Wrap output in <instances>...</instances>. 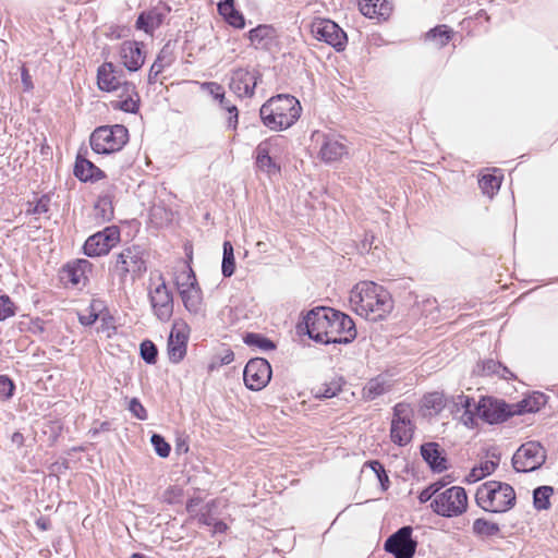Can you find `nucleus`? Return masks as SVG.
<instances>
[{
    "label": "nucleus",
    "instance_id": "f257e3e1",
    "mask_svg": "<svg viewBox=\"0 0 558 558\" xmlns=\"http://www.w3.org/2000/svg\"><path fill=\"white\" fill-rule=\"evenodd\" d=\"M298 331L323 344H349L356 338L353 319L345 313L328 306H316L296 325Z\"/></svg>",
    "mask_w": 558,
    "mask_h": 558
},
{
    "label": "nucleus",
    "instance_id": "f03ea898",
    "mask_svg": "<svg viewBox=\"0 0 558 558\" xmlns=\"http://www.w3.org/2000/svg\"><path fill=\"white\" fill-rule=\"evenodd\" d=\"M350 304L357 315L372 322L383 320L393 308L389 291L373 281L357 283L351 291Z\"/></svg>",
    "mask_w": 558,
    "mask_h": 558
},
{
    "label": "nucleus",
    "instance_id": "7ed1b4c3",
    "mask_svg": "<svg viewBox=\"0 0 558 558\" xmlns=\"http://www.w3.org/2000/svg\"><path fill=\"white\" fill-rule=\"evenodd\" d=\"M302 107L292 95L278 94L265 101L259 109L263 124L271 131L291 128L300 118Z\"/></svg>",
    "mask_w": 558,
    "mask_h": 558
},
{
    "label": "nucleus",
    "instance_id": "20e7f679",
    "mask_svg": "<svg viewBox=\"0 0 558 558\" xmlns=\"http://www.w3.org/2000/svg\"><path fill=\"white\" fill-rule=\"evenodd\" d=\"M147 271V252L138 245L125 246L121 252L111 256L108 266V274L112 279L118 280L119 288H124L128 278L132 282L141 279Z\"/></svg>",
    "mask_w": 558,
    "mask_h": 558
},
{
    "label": "nucleus",
    "instance_id": "39448f33",
    "mask_svg": "<svg viewBox=\"0 0 558 558\" xmlns=\"http://www.w3.org/2000/svg\"><path fill=\"white\" fill-rule=\"evenodd\" d=\"M475 502L486 512L505 513L515 506L517 495L508 483L487 481L477 487Z\"/></svg>",
    "mask_w": 558,
    "mask_h": 558
},
{
    "label": "nucleus",
    "instance_id": "423d86ee",
    "mask_svg": "<svg viewBox=\"0 0 558 558\" xmlns=\"http://www.w3.org/2000/svg\"><path fill=\"white\" fill-rule=\"evenodd\" d=\"M128 142L129 130L123 124L98 126L89 137L92 149L101 155L120 151Z\"/></svg>",
    "mask_w": 558,
    "mask_h": 558
},
{
    "label": "nucleus",
    "instance_id": "0eeeda50",
    "mask_svg": "<svg viewBox=\"0 0 558 558\" xmlns=\"http://www.w3.org/2000/svg\"><path fill=\"white\" fill-rule=\"evenodd\" d=\"M429 506L436 514L444 518L459 517L468 509L466 490L461 486H452L438 494Z\"/></svg>",
    "mask_w": 558,
    "mask_h": 558
},
{
    "label": "nucleus",
    "instance_id": "6e6552de",
    "mask_svg": "<svg viewBox=\"0 0 558 558\" xmlns=\"http://www.w3.org/2000/svg\"><path fill=\"white\" fill-rule=\"evenodd\" d=\"M476 415L484 423L499 425L514 416L512 404L492 396H483L475 405Z\"/></svg>",
    "mask_w": 558,
    "mask_h": 558
},
{
    "label": "nucleus",
    "instance_id": "1a4fd4ad",
    "mask_svg": "<svg viewBox=\"0 0 558 558\" xmlns=\"http://www.w3.org/2000/svg\"><path fill=\"white\" fill-rule=\"evenodd\" d=\"M412 410L407 403L400 402L393 407L390 438L400 447L407 446L413 438L415 424L412 421Z\"/></svg>",
    "mask_w": 558,
    "mask_h": 558
},
{
    "label": "nucleus",
    "instance_id": "9d476101",
    "mask_svg": "<svg viewBox=\"0 0 558 558\" xmlns=\"http://www.w3.org/2000/svg\"><path fill=\"white\" fill-rule=\"evenodd\" d=\"M511 461L518 473L534 472L545 463L546 451L541 442L527 441L517 449Z\"/></svg>",
    "mask_w": 558,
    "mask_h": 558
},
{
    "label": "nucleus",
    "instance_id": "9b49d317",
    "mask_svg": "<svg viewBox=\"0 0 558 558\" xmlns=\"http://www.w3.org/2000/svg\"><path fill=\"white\" fill-rule=\"evenodd\" d=\"M286 142L282 135L270 136L262 141L254 150L255 167L268 177L280 174L281 167L276 162L271 154H275Z\"/></svg>",
    "mask_w": 558,
    "mask_h": 558
},
{
    "label": "nucleus",
    "instance_id": "f8f14e48",
    "mask_svg": "<svg viewBox=\"0 0 558 558\" xmlns=\"http://www.w3.org/2000/svg\"><path fill=\"white\" fill-rule=\"evenodd\" d=\"M120 241V228L114 225L108 226L86 239L83 245V253L88 257L104 256L117 246Z\"/></svg>",
    "mask_w": 558,
    "mask_h": 558
},
{
    "label": "nucleus",
    "instance_id": "ddd939ff",
    "mask_svg": "<svg viewBox=\"0 0 558 558\" xmlns=\"http://www.w3.org/2000/svg\"><path fill=\"white\" fill-rule=\"evenodd\" d=\"M314 37L331 46L337 52L343 51L348 44L345 32L329 19H315L311 24Z\"/></svg>",
    "mask_w": 558,
    "mask_h": 558
},
{
    "label": "nucleus",
    "instance_id": "4468645a",
    "mask_svg": "<svg viewBox=\"0 0 558 558\" xmlns=\"http://www.w3.org/2000/svg\"><path fill=\"white\" fill-rule=\"evenodd\" d=\"M413 527L404 525L392 533L384 543V549L395 558H413L417 541L412 536Z\"/></svg>",
    "mask_w": 558,
    "mask_h": 558
},
{
    "label": "nucleus",
    "instance_id": "2eb2a0df",
    "mask_svg": "<svg viewBox=\"0 0 558 558\" xmlns=\"http://www.w3.org/2000/svg\"><path fill=\"white\" fill-rule=\"evenodd\" d=\"M270 363L264 357L251 359L243 371L245 386L252 391L265 388L271 379Z\"/></svg>",
    "mask_w": 558,
    "mask_h": 558
},
{
    "label": "nucleus",
    "instance_id": "dca6fc26",
    "mask_svg": "<svg viewBox=\"0 0 558 558\" xmlns=\"http://www.w3.org/2000/svg\"><path fill=\"white\" fill-rule=\"evenodd\" d=\"M161 283L155 289L149 290L148 299L154 315L162 323H167L173 315V294L172 291L166 284L162 276H160Z\"/></svg>",
    "mask_w": 558,
    "mask_h": 558
},
{
    "label": "nucleus",
    "instance_id": "f3484780",
    "mask_svg": "<svg viewBox=\"0 0 558 558\" xmlns=\"http://www.w3.org/2000/svg\"><path fill=\"white\" fill-rule=\"evenodd\" d=\"M182 276H184L186 280L181 282L178 279L177 287L183 305L191 314H198L202 310L203 293L196 276L192 268H189V271L184 272Z\"/></svg>",
    "mask_w": 558,
    "mask_h": 558
},
{
    "label": "nucleus",
    "instance_id": "a211bd4d",
    "mask_svg": "<svg viewBox=\"0 0 558 558\" xmlns=\"http://www.w3.org/2000/svg\"><path fill=\"white\" fill-rule=\"evenodd\" d=\"M262 81V73L258 70L250 71L238 68L232 70L229 87L240 97H252L258 82Z\"/></svg>",
    "mask_w": 558,
    "mask_h": 558
},
{
    "label": "nucleus",
    "instance_id": "6ab92c4d",
    "mask_svg": "<svg viewBox=\"0 0 558 558\" xmlns=\"http://www.w3.org/2000/svg\"><path fill=\"white\" fill-rule=\"evenodd\" d=\"M170 11L171 8L167 5V2H158L157 5L143 10L138 14L135 21V28L143 31L147 35H153L162 25Z\"/></svg>",
    "mask_w": 558,
    "mask_h": 558
},
{
    "label": "nucleus",
    "instance_id": "aec40b11",
    "mask_svg": "<svg viewBox=\"0 0 558 558\" xmlns=\"http://www.w3.org/2000/svg\"><path fill=\"white\" fill-rule=\"evenodd\" d=\"M189 341V326L182 324L181 328H178V323H174L167 342V353L169 361L173 364H178L186 355Z\"/></svg>",
    "mask_w": 558,
    "mask_h": 558
},
{
    "label": "nucleus",
    "instance_id": "412c9836",
    "mask_svg": "<svg viewBox=\"0 0 558 558\" xmlns=\"http://www.w3.org/2000/svg\"><path fill=\"white\" fill-rule=\"evenodd\" d=\"M420 453L433 473H442L450 466L446 450L436 441L422 444Z\"/></svg>",
    "mask_w": 558,
    "mask_h": 558
},
{
    "label": "nucleus",
    "instance_id": "4be33fe9",
    "mask_svg": "<svg viewBox=\"0 0 558 558\" xmlns=\"http://www.w3.org/2000/svg\"><path fill=\"white\" fill-rule=\"evenodd\" d=\"M120 56L123 65L130 72H136L145 62V45L142 41L125 40L121 45Z\"/></svg>",
    "mask_w": 558,
    "mask_h": 558
},
{
    "label": "nucleus",
    "instance_id": "5701e85b",
    "mask_svg": "<svg viewBox=\"0 0 558 558\" xmlns=\"http://www.w3.org/2000/svg\"><path fill=\"white\" fill-rule=\"evenodd\" d=\"M116 189V185L111 184L98 196L97 202L94 205V219L96 223L102 225L113 219V198Z\"/></svg>",
    "mask_w": 558,
    "mask_h": 558
},
{
    "label": "nucleus",
    "instance_id": "b1692460",
    "mask_svg": "<svg viewBox=\"0 0 558 558\" xmlns=\"http://www.w3.org/2000/svg\"><path fill=\"white\" fill-rule=\"evenodd\" d=\"M123 70H118L112 62H105L97 70V84L100 90L114 92L120 88Z\"/></svg>",
    "mask_w": 558,
    "mask_h": 558
},
{
    "label": "nucleus",
    "instance_id": "393cba45",
    "mask_svg": "<svg viewBox=\"0 0 558 558\" xmlns=\"http://www.w3.org/2000/svg\"><path fill=\"white\" fill-rule=\"evenodd\" d=\"M73 174L75 178H77L81 182L84 183H95L107 177L104 170H101L93 161L82 157L81 155L76 156V160L73 168Z\"/></svg>",
    "mask_w": 558,
    "mask_h": 558
},
{
    "label": "nucleus",
    "instance_id": "a878e982",
    "mask_svg": "<svg viewBox=\"0 0 558 558\" xmlns=\"http://www.w3.org/2000/svg\"><path fill=\"white\" fill-rule=\"evenodd\" d=\"M93 269V264L84 258L66 263L61 270L62 279H66L73 286L87 281V274Z\"/></svg>",
    "mask_w": 558,
    "mask_h": 558
},
{
    "label": "nucleus",
    "instance_id": "bb28decb",
    "mask_svg": "<svg viewBox=\"0 0 558 558\" xmlns=\"http://www.w3.org/2000/svg\"><path fill=\"white\" fill-rule=\"evenodd\" d=\"M251 45L255 49L268 50L276 37V29L268 24H259L246 34Z\"/></svg>",
    "mask_w": 558,
    "mask_h": 558
},
{
    "label": "nucleus",
    "instance_id": "cd10ccee",
    "mask_svg": "<svg viewBox=\"0 0 558 558\" xmlns=\"http://www.w3.org/2000/svg\"><path fill=\"white\" fill-rule=\"evenodd\" d=\"M547 400V395L541 391H534L532 395L512 404L513 413L514 415H523L525 413L538 412L542 408L546 405Z\"/></svg>",
    "mask_w": 558,
    "mask_h": 558
},
{
    "label": "nucleus",
    "instance_id": "c85d7f7f",
    "mask_svg": "<svg viewBox=\"0 0 558 558\" xmlns=\"http://www.w3.org/2000/svg\"><path fill=\"white\" fill-rule=\"evenodd\" d=\"M323 144L319 149V156L325 162H333L341 159L347 154L344 144L336 140L333 136L323 135Z\"/></svg>",
    "mask_w": 558,
    "mask_h": 558
},
{
    "label": "nucleus",
    "instance_id": "c756f323",
    "mask_svg": "<svg viewBox=\"0 0 558 558\" xmlns=\"http://www.w3.org/2000/svg\"><path fill=\"white\" fill-rule=\"evenodd\" d=\"M360 12L368 17L376 19L378 22H384L389 19L392 13V2H356Z\"/></svg>",
    "mask_w": 558,
    "mask_h": 558
},
{
    "label": "nucleus",
    "instance_id": "7c9ffc66",
    "mask_svg": "<svg viewBox=\"0 0 558 558\" xmlns=\"http://www.w3.org/2000/svg\"><path fill=\"white\" fill-rule=\"evenodd\" d=\"M218 13L223 21L233 28L243 29L245 27V17L243 13L235 8V2H217Z\"/></svg>",
    "mask_w": 558,
    "mask_h": 558
},
{
    "label": "nucleus",
    "instance_id": "2f4dec72",
    "mask_svg": "<svg viewBox=\"0 0 558 558\" xmlns=\"http://www.w3.org/2000/svg\"><path fill=\"white\" fill-rule=\"evenodd\" d=\"M472 533L478 539L486 541L493 537L500 536L501 529L500 525L496 522H493L485 518H478L474 520L472 524Z\"/></svg>",
    "mask_w": 558,
    "mask_h": 558
},
{
    "label": "nucleus",
    "instance_id": "473e14b6",
    "mask_svg": "<svg viewBox=\"0 0 558 558\" xmlns=\"http://www.w3.org/2000/svg\"><path fill=\"white\" fill-rule=\"evenodd\" d=\"M172 53L169 49V45H165L157 54L156 60L151 64L148 72V84H155L158 80L159 74L165 68L170 66L173 62Z\"/></svg>",
    "mask_w": 558,
    "mask_h": 558
},
{
    "label": "nucleus",
    "instance_id": "72a5a7b5",
    "mask_svg": "<svg viewBox=\"0 0 558 558\" xmlns=\"http://www.w3.org/2000/svg\"><path fill=\"white\" fill-rule=\"evenodd\" d=\"M389 385L380 377L372 378L363 388L362 396L366 401H373L389 390Z\"/></svg>",
    "mask_w": 558,
    "mask_h": 558
},
{
    "label": "nucleus",
    "instance_id": "f704fd0d",
    "mask_svg": "<svg viewBox=\"0 0 558 558\" xmlns=\"http://www.w3.org/2000/svg\"><path fill=\"white\" fill-rule=\"evenodd\" d=\"M243 342L248 347H255L262 351H272L277 348L275 341L258 332H245Z\"/></svg>",
    "mask_w": 558,
    "mask_h": 558
},
{
    "label": "nucleus",
    "instance_id": "c9c22d12",
    "mask_svg": "<svg viewBox=\"0 0 558 558\" xmlns=\"http://www.w3.org/2000/svg\"><path fill=\"white\" fill-rule=\"evenodd\" d=\"M448 405V398L444 392L433 391L425 393L422 399V407L433 410L436 414L440 413Z\"/></svg>",
    "mask_w": 558,
    "mask_h": 558
},
{
    "label": "nucleus",
    "instance_id": "e433bc0d",
    "mask_svg": "<svg viewBox=\"0 0 558 558\" xmlns=\"http://www.w3.org/2000/svg\"><path fill=\"white\" fill-rule=\"evenodd\" d=\"M345 380L342 376L332 378L329 383H324L317 389L315 398L317 399H330L336 397L341 390Z\"/></svg>",
    "mask_w": 558,
    "mask_h": 558
},
{
    "label": "nucleus",
    "instance_id": "4c0bfd02",
    "mask_svg": "<svg viewBox=\"0 0 558 558\" xmlns=\"http://www.w3.org/2000/svg\"><path fill=\"white\" fill-rule=\"evenodd\" d=\"M452 37V29L447 25H437L429 29L425 39L434 41L438 48H442L450 41Z\"/></svg>",
    "mask_w": 558,
    "mask_h": 558
},
{
    "label": "nucleus",
    "instance_id": "58836bf2",
    "mask_svg": "<svg viewBox=\"0 0 558 558\" xmlns=\"http://www.w3.org/2000/svg\"><path fill=\"white\" fill-rule=\"evenodd\" d=\"M554 488L548 485L538 486L533 490V506L536 510H548Z\"/></svg>",
    "mask_w": 558,
    "mask_h": 558
},
{
    "label": "nucleus",
    "instance_id": "ea45409f",
    "mask_svg": "<svg viewBox=\"0 0 558 558\" xmlns=\"http://www.w3.org/2000/svg\"><path fill=\"white\" fill-rule=\"evenodd\" d=\"M222 250L221 272L225 278H230L235 271L234 248L230 241H225Z\"/></svg>",
    "mask_w": 558,
    "mask_h": 558
},
{
    "label": "nucleus",
    "instance_id": "a19ab883",
    "mask_svg": "<svg viewBox=\"0 0 558 558\" xmlns=\"http://www.w3.org/2000/svg\"><path fill=\"white\" fill-rule=\"evenodd\" d=\"M478 185L484 195L493 197L500 189L501 179L495 174H484L478 179Z\"/></svg>",
    "mask_w": 558,
    "mask_h": 558
},
{
    "label": "nucleus",
    "instance_id": "79ce46f5",
    "mask_svg": "<svg viewBox=\"0 0 558 558\" xmlns=\"http://www.w3.org/2000/svg\"><path fill=\"white\" fill-rule=\"evenodd\" d=\"M363 468H369L376 474L383 492H387L389 489V476L385 470L384 464L380 461L368 460L364 463Z\"/></svg>",
    "mask_w": 558,
    "mask_h": 558
},
{
    "label": "nucleus",
    "instance_id": "37998d69",
    "mask_svg": "<svg viewBox=\"0 0 558 558\" xmlns=\"http://www.w3.org/2000/svg\"><path fill=\"white\" fill-rule=\"evenodd\" d=\"M140 356L149 365H154L158 361V348L149 339H145L140 343Z\"/></svg>",
    "mask_w": 558,
    "mask_h": 558
},
{
    "label": "nucleus",
    "instance_id": "c03bdc74",
    "mask_svg": "<svg viewBox=\"0 0 558 558\" xmlns=\"http://www.w3.org/2000/svg\"><path fill=\"white\" fill-rule=\"evenodd\" d=\"M220 108L228 112L229 117L227 120V130L235 131L239 124V109L238 107L228 98L222 100L220 104Z\"/></svg>",
    "mask_w": 558,
    "mask_h": 558
},
{
    "label": "nucleus",
    "instance_id": "a18cd8bd",
    "mask_svg": "<svg viewBox=\"0 0 558 558\" xmlns=\"http://www.w3.org/2000/svg\"><path fill=\"white\" fill-rule=\"evenodd\" d=\"M111 106L116 110L128 113H137L140 110V95L137 97H123L122 100L112 101Z\"/></svg>",
    "mask_w": 558,
    "mask_h": 558
},
{
    "label": "nucleus",
    "instance_id": "49530a36",
    "mask_svg": "<svg viewBox=\"0 0 558 558\" xmlns=\"http://www.w3.org/2000/svg\"><path fill=\"white\" fill-rule=\"evenodd\" d=\"M450 481H446V477L438 480L435 483L429 484L418 495V501L425 504L429 501L437 493L442 489Z\"/></svg>",
    "mask_w": 558,
    "mask_h": 558
},
{
    "label": "nucleus",
    "instance_id": "de8ad7c7",
    "mask_svg": "<svg viewBox=\"0 0 558 558\" xmlns=\"http://www.w3.org/2000/svg\"><path fill=\"white\" fill-rule=\"evenodd\" d=\"M500 367H501L500 362L495 361L493 359H488V360L482 361L481 363H477L476 369L474 371V373L480 376L497 375V374H499Z\"/></svg>",
    "mask_w": 558,
    "mask_h": 558
},
{
    "label": "nucleus",
    "instance_id": "09e8293b",
    "mask_svg": "<svg viewBox=\"0 0 558 558\" xmlns=\"http://www.w3.org/2000/svg\"><path fill=\"white\" fill-rule=\"evenodd\" d=\"M150 442L154 447L155 452L160 458H168L171 452V446L166 438L157 433H154L150 437Z\"/></svg>",
    "mask_w": 558,
    "mask_h": 558
},
{
    "label": "nucleus",
    "instance_id": "8fccbe9b",
    "mask_svg": "<svg viewBox=\"0 0 558 558\" xmlns=\"http://www.w3.org/2000/svg\"><path fill=\"white\" fill-rule=\"evenodd\" d=\"M16 305L7 294L0 295V322H3L16 314Z\"/></svg>",
    "mask_w": 558,
    "mask_h": 558
},
{
    "label": "nucleus",
    "instance_id": "3c124183",
    "mask_svg": "<svg viewBox=\"0 0 558 558\" xmlns=\"http://www.w3.org/2000/svg\"><path fill=\"white\" fill-rule=\"evenodd\" d=\"M50 198L48 195H43L37 199L35 204L28 203L26 214L28 215H40L46 214L49 210Z\"/></svg>",
    "mask_w": 558,
    "mask_h": 558
},
{
    "label": "nucleus",
    "instance_id": "603ef678",
    "mask_svg": "<svg viewBox=\"0 0 558 558\" xmlns=\"http://www.w3.org/2000/svg\"><path fill=\"white\" fill-rule=\"evenodd\" d=\"M15 391V384L8 375H0V398L9 400L13 397Z\"/></svg>",
    "mask_w": 558,
    "mask_h": 558
},
{
    "label": "nucleus",
    "instance_id": "864d4df0",
    "mask_svg": "<svg viewBox=\"0 0 558 558\" xmlns=\"http://www.w3.org/2000/svg\"><path fill=\"white\" fill-rule=\"evenodd\" d=\"M234 361V353L231 349L227 348L223 349L221 353L217 354L211 364L210 369H214L215 367L228 365Z\"/></svg>",
    "mask_w": 558,
    "mask_h": 558
},
{
    "label": "nucleus",
    "instance_id": "5fc2aeb1",
    "mask_svg": "<svg viewBox=\"0 0 558 558\" xmlns=\"http://www.w3.org/2000/svg\"><path fill=\"white\" fill-rule=\"evenodd\" d=\"M129 411L138 420L145 421L148 417L147 411L137 398H132L129 402Z\"/></svg>",
    "mask_w": 558,
    "mask_h": 558
},
{
    "label": "nucleus",
    "instance_id": "6e6d98bb",
    "mask_svg": "<svg viewBox=\"0 0 558 558\" xmlns=\"http://www.w3.org/2000/svg\"><path fill=\"white\" fill-rule=\"evenodd\" d=\"M204 87L209 92V94L219 101V104L226 99V93L223 87L216 82H207L204 83Z\"/></svg>",
    "mask_w": 558,
    "mask_h": 558
},
{
    "label": "nucleus",
    "instance_id": "4d7b16f0",
    "mask_svg": "<svg viewBox=\"0 0 558 558\" xmlns=\"http://www.w3.org/2000/svg\"><path fill=\"white\" fill-rule=\"evenodd\" d=\"M493 457H495L496 460H486L482 462L480 465H476L478 470L482 473H484L485 477L493 474L499 465L500 456L493 454Z\"/></svg>",
    "mask_w": 558,
    "mask_h": 558
},
{
    "label": "nucleus",
    "instance_id": "13d9d810",
    "mask_svg": "<svg viewBox=\"0 0 558 558\" xmlns=\"http://www.w3.org/2000/svg\"><path fill=\"white\" fill-rule=\"evenodd\" d=\"M182 495L183 489L178 485H172L165 490L163 498L168 504H172L174 499L182 497Z\"/></svg>",
    "mask_w": 558,
    "mask_h": 558
},
{
    "label": "nucleus",
    "instance_id": "bf43d9fd",
    "mask_svg": "<svg viewBox=\"0 0 558 558\" xmlns=\"http://www.w3.org/2000/svg\"><path fill=\"white\" fill-rule=\"evenodd\" d=\"M121 89V94H120V97L123 98V97H137L138 93L136 90V86L132 83V82H122L121 81V85H120V88Z\"/></svg>",
    "mask_w": 558,
    "mask_h": 558
},
{
    "label": "nucleus",
    "instance_id": "052dcab7",
    "mask_svg": "<svg viewBox=\"0 0 558 558\" xmlns=\"http://www.w3.org/2000/svg\"><path fill=\"white\" fill-rule=\"evenodd\" d=\"M476 410L474 411H463V414L461 416V422L464 426L468 428H475L477 426L476 422Z\"/></svg>",
    "mask_w": 558,
    "mask_h": 558
},
{
    "label": "nucleus",
    "instance_id": "680f3d73",
    "mask_svg": "<svg viewBox=\"0 0 558 558\" xmlns=\"http://www.w3.org/2000/svg\"><path fill=\"white\" fill-rule=\"evenodd\" d=\"M21 81L24 92H31L34 88L32 75L25 65L21 68Z\"/></svg>",
    "mask_w": 558,
    "mask_h": 558
},
{
    "label": "nucleus",
    "instance_id": "e2e57ef3",
    "mask_svg": "<svg viewBox=\"0 0 558 558\" xmlns=\"http://www.w3.org/2000/svg\"><path fill=\"white\" fill-rule=\"evenodd\" d=\"M214 506V502H208L206 505L207 511L202 512L198 514V522L206 526H211V524L215 521V518L210 514L211 507Z\"/></svg>",
    "mask_w": 558,
    "mask_h": 558
},
{
    "label": "nucleus",
    "instance_id": "0e129e2a",
    "mask_svg": "<svg viewBox=\"0 0 558 558\" xmlns=\"http://www.w3.org/2000/svg\"><path fill=\"white\" fill-rule=\"evenodd\" d=\"M99 318V314L96 312H90L88 315H78V322L83 326H92L94 325Z\"/></svg>",
    "mask_w": 558,
    "mask_h": 558
},
{
    "label": "nucleus",
    "instance_id": "69168bd1",
    "mask_svg": "<svg viewBox=\"0 0 558 558\" xmlns=\"http://www.w3.org/2000/svg\"><path fill=\"white\" fill-rule=\"evenodd\" d=\"M484 473H482L477 466H474L471 469L470 473L465 476L464 482L468 484L476 483L481 480H483Z\"/></svg>",
    "mask_w": 558,
    "mask_h": 558
},
{
    "label": "nucleus",
    "instance_id": "338daca9",
    "mask_svg": "<svg viewBox=\"0 0 558 558\" xmlns=\"http://www.w3.org/2000/svg\"><path fill=\"white\" fill-rule=\"evenodd\" d=\"M456 400H460L461 403V408L464 410V411H473L472 410V407L476 405L474 403V399L472 397H469V396H465L463 392H461L460 395H457V398Z\"/></svg>",
    "mask_w": 558,
    "mask_h": 558
},
{
    "label": "nucleus",
    "instance_id": "774afa93",
    "mask_svg": "<svg viewBox=\"0 0 558 558\" xmlns=\"http://www.w3.org/2000/svg\"><path fill=\"white\" fill-rule=\"evenodd\" d=\"M112 429V424L109 422V421H104L99 424L98 427H92L89 430H88V434L92 436V437H96L98 436L101 432H109Z\"/></svg>",
    "mask_w": 558,
    "mask_h": 558
}]
</instances>
